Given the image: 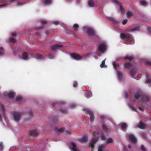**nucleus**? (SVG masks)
<instances>
[{
    "label": "nucleus",
    "mask_w": 151,
    "mask_h": 151,
    "mask_svg": "<svg viewBox=\"0 0 151 151\" xmlns=\"http://www.w3.org/2000/svg\"><path fill=\"white\" fill-rule=\"evenodd\" d=\"M120 37L122 39L125 40L126 44H132L134 43L132 36L129 33H121Z\"/></svg>",
    "instance_id": "nucleus-1"
},
{
    "label": "nucleus",
    "mask_w": 151,
    "mask_h": 151,
    "mask_svg": "<svg viewBox=\"0 0 151 151\" xmlns=\"http://www.w3.org/2000/svg\"><path fill=\"white\" fill-rule=\"evenodd\" d=\"M83 111H84L86 114L89 115L90 120L91 122H92L94 119L93 112L90 110L85 108H83Z\"/></svg>",
    "instance_id": "nucleus-2"
},
{
    "label": "nucleus",
    "mask_w": 151,
    "mask_h": 151,
    "mask_svg": "<svg viewBox=\"0 0 151 151\" xmlns=\"http://www.w3.org/2000/svg\"><path fill=\"white\" fill-rule=\"evenodd\" d=\"M95 133L96 132L93 133L94 137L91 139V142L89 145L90 147H91L93 148L94 147V144L96 143L98 140V138L95 137L96 135Z\"/></svg>",
    "instance_id": "nucleus-3"
},
{
    "label": "nucleus",
    "mask_w": 151,
    "mask_h": 151,
    "mask_svg": "<svg viewBox=\"0 0 151 151\" xmlns=\"http://www.w3.org/2000/svg\"><path fill=\"white\" fill-rule=\"evenodd\" d=\"M129 139L132 143L135 144L137 142V139L134 137V135L131 134H129L127 135Z\"/></svg>",
    "instance_id": "nucleus-4"
},
{
    "label": "nucleus",
    "mask_w": 151,
    "mask_h": 151,
    "mask_svg": "<svg viewBox=\"0 0 151 151\" xmlns=\"http://www.w3.org/2000/svg\"><path fill=\"white\" fill-rule=\"evenodd\" d=\"M12 114L14 120L17 122H19L21 117L20 114L19 112H14Z\"/></svg>",
    "instance_id": "nucleus-5"
},
{
    "label": "nucleus",
    "mask_w": 151,
    "mask_h": 151,
    "mask_svg": "<svg viewBox=\"0 0 151 151\" xmlns=\"http://www.w3.org/2000/svg\"><path fill=\"white\" fill-rule=\"evenodd\" d=\"M71 56L73 59L77 60H80L82 59V57L81 56L76 53H71Z\"/></svg>",
    "instance_id": "nucleus-6"
},
{
    "label": "nucleus",
    "mask_w": 151,
    "mask_h": 151,
    "mask_svg": "<svg viewBox=\"0 0 151 151\" xmlns=\"http://www.w3.org/2000/svg\"><path fill=\"white\" fill-rule=\"evenodd\" d=\"M99 50L101 52H104L106 50V46L104 44H101L99 46Z\"/></svg>",
    "instance_id": "nucleus-7"
},
{
    "label": "nucleus",
    "mask_w": 151,
    "mask_h": 151,
    "mask_svg": "<svg viewBox=\"0 0 151 151\" xmlns=\"http://www.w3.org/2000/svg\"><path fill=\"white\" fill-rule=\"evenodd\" d=\"M63 46L62 45H59L58 44H55L52 45L51 47V49L53 51H55L59 48H62Z\"/></svg>",
    "instance_id": "nucleus-8"
},
{
    "label": "nucleus",
    "mask_w": 151,
    "mask_h": 151,
    "mask_svg": "<svg viewBox=\"0 0 151 151\" xmlns=\"http://www.w3.org/2000/svg\"><path fill=\"white\" fill-rule=\"evenodd\" d=\"M87 32L89 36H93L95 35L94 30L91 28H88L87 29Z\"/></svg>",
    "instance_id": "nucleus-9"
},
{
    "label": "nucleus",
    "mask_w": 151,
    "mask_h": 151,
    "mask_svg": "<svg viewBox=\"0 0 151 151\" xmlns=\"http://www.w3.org/2000/svg\"><path fill=\"white\" fill-rule=\"evenodd\" d=\"M70 145L73 151H79L78 148L77 147L76 144L73 142H71Z\"/></svg>",
    "instance_id": "nucleus-10"
},
{
    "label": "nucleus",
    "mask_w": 151,
    "mask_h": 151,
    "mask_svg": "<svg viewBox=\"0 0 151 151\" xmlns=\"http://www.w3.org/2000/svg\"><path fill=\"white\" fill-rule=\"evenodd\" d=\"M113 1L117 5H118L120 7V9L122 13H123L124 10L122 6V4L119 3L117 0H113Z\"/></svg>",
    "instance_id": "nucleus-11"
},
{
    "label": "nucleus",
    "mask_w": 151,
    "mask_h": 151,
    "mask_svg": "<svg viewBox=\"0 0 151 151\" xmlns=\"http://www.w3.org/2000/svg\"><path fill=\"white\" fill-rule=\"evenodd\" d=\"M30 135L33 136H36L38 134V133L36 129H32L29 131Z\"/></svg>",
    "instance_id": "nucleus-12"
},
{
    "label": "nucleus",
    "mask_w": 151,
    "mask_h": 151,
    "mask_svg": "<svg viewBox=\"0 0 151 151\" xmlns=\"http://www.w3.org/2000/svg\"><path fill=\"white\" fill-rule=\"evenodd\" d=\"M141 100L143 102H147L149 101V98L145 96L142 95Z\"/></svg>",
    "instance_id": "nucleus-13"
},
{
    "label": "nucleus",
    "mask_w": 151,
    "mask_h": 151,
    "mask_svg": "<svg viewBox=\"0 0 151 151\" xmlns=\"http://www.w3.org/2000/svg\"><path fill=\"white\" fill-rule=\"evenodd\" d=\"M117 74L118 79L120 80H121L123 78V74L120 71H117Z\"/></svg>",
    "instance_id": "nucleus-14"
},
{
    "label": "nucleus",
    "mask_w": 151,
    "mask_h": 151,
    "mask_svg": "<svg viewBox=\"0 0 151 151\" xmlns=\"http://www.w3.org/2000/svg\"><path fill=\"white\" fill-rule=\"evenodd\" d=\"M140 29L139 27H137L134 28L128 29L127 30V31L129 32H132L135 31H138Z\"/></svg>",
    "instance_id": "nucleus-15"
},
{
    "label": "nucleus",
    "mask_w": 151,
    "mask_h": 151,
    "mask_svg": "<svg viewBox=\"0 0 151 151\" xmlns=\"http://www.w3.org/2000/svg\"><path fill=\"white\" fill-rule=\"evenodd\" d=\"M145 124L142 122V121H140L139 123V124L138 125V127L142 129L145 127Z\"/></svg>",
    "instance_id": "nucleus-16"
},
{
    "label": "nucleus",
    "mask_w": 151,
    "mask_h": 151,
    "mask_svg": "<svg viewBox=\"0 0 151 151\" xmlns=\"http://www.w3.org/2000/svg\"><path fill=\"white\" fill-rule=\"evenodd\" d=\"M132 66V64L129 62H127L124 64V68H129Z\"/></svg>",
    "instance_id": "nucleus-17"
},
{
    "label": "nucleus",
    "mask_w": 151,
    "mask_h": 151,
    "mask_svg": "<svg viewBox=\"0 0 151 151\" xmlns=\"http://www.w3.org/2000/svg\"><path fill=\"white\" fill-rule=\"evenodd\" d=\"M15 1V0H3V2L4 3H5L6 2H8L9 1ZM7 4H6V3H4L0 5V7H3L4 6H6V5Z\"/></svg>",
    "instance_id": "nucleus-18"
},
{
    "label": "nucleus",
    "mask_w": 151,
    "mask_h": 151,
    "mask_svg": "<svg viewBox=\"0 0 151 151\" xmlns=\"http://www.w3.org/2000/svg\"><path fill=\"white\" fill-rule=\"evenodd\" d=\"M124 59H128L129 60H132L133 59L134 57L132 56L127 55L124 58Z\"/></svg>",
    "instance_id": "nucleus-19"
},
{
    "label": "nucleus",
    "mask_w": 151,
    "mask_h": 151,
    "mask_svg": "<svg viewBox=\"0 0 151 151\" xmlns=\"http://www.w3.org/2000/svg\"><path fill=\"white\" fill-rule=\"evenodd\" d=\"M22 58L24 60H27L28 59V55L26 52H24L23 53Z\"/></svg>",
    "instance_id": "nucleus-20"
},
{
    "label": "nucleus",
    "mask_w": 151,
    "mask_h": 151,
    "mask_svg": "<svg viewBox=\"0 0 151 151\" xmlns=\"http://www.w3.org/2000/svg\"><path fill=\"white\" fill-rule=\"evenodd\" d=\"M106 145H102L99 148L98 151H103L104 149L106 147Z\"/></svg>",
    "instance_id": "nucleus-21"
},
{
    "label": "nucleus",
    "mask_w": 151,
    "mask_h": 151,
    "mask_svg": "<svg viewBox=\"0 0 151 151\" xmlns=\"http://www.w3.org/2000/svg\"><path fill=\"white\" fill-rule=\"evenodd\" d=\"M35 57L36 59H42L43 58V57L42 55L39 54H36Z\"/></svg>",
    "instance_id": "nucleus-22"
},
{
    "label": "nucleus",
    "mask_w": 151,
    "mask_h": 151,
    "mask_svg": "<svg viewBox=\"0 0 151 151\" xmlns=\"http://www.w3.org/2000/svg\"><path fill=\"white\" fill-rule=\"evenodd\" d=\"M89 6L91 7H93L94 6V2L93 0H90L88 1Z\"/></svg>",
    "instance_id": "nucleus-23"
},
{
    "label": "nucleus",
    "mask_w": 151,
    "mask_h": 151,
    "mask_svg": "<svg viewBox=\"0 0 151 151\" xmlns=\"http://www.w3.org/2000/svg\"><path fill=\"white\" fill-rule=\"evenodd\" d=\"M127 127V125L125 123H122L121 124V127L123 129H125Z\"/></svg>",
    "instance_id": "nucleus-24"
},
{
    "label": "nucleus",
    "mask_w": 151,
    "mask_h": 151,
    "mask_svg": "<svg viewBox=\"0 0 151 151\" xmlns=\"http://www.w3.org/2000/svg\"><path fill=\"white\" fill-rule=\"evenodd\" d=\"M142 95H140L138 93H136L135 94L134 97L135 99H141Z\"/></svg>",
    "instance_id": "nucleus-25"
},
{
    "label": "nucleus",
    "mask_w": 151,
    "mask_h": 151,
    "mask_svg": "<svg viewBox=\"0 0 151 151\" xmlns=\"http://www.w3.org/2000/svg\"><path fill=\"white\" fill-rule=\"evenodd\" d=\"M79 140L80 141L86 142L88 141V139L86 137H84L81 138L79 139Z\"/></svg>",
    "instance_id": "nucleus-26"
},
{
    "label": "nucleus",
    "mask_w": 151,
    "mask_h": 151,
    "mask_svg": "<svg viewBox=\"0 0 151 151\" xmlns=\"http://www.w3.org/2000/svg\"><path fill=\"white\" fill-rule=\"evenodd\" d=\"M55 130L59 132H62L65 130V128H61L60 129H58L57 128H55Z\"/></svg>",
    "instance_id": "nucleus-27"
},
{
    "label": "nucleus",
    "mask_w": 151,
    "mask_h": 151,
    "mask_svg": "<svg viewBox=\"0 0 151 151\" xmlns=\"http://www.w3.org/2000/svg\"><path fill=\"white\" fill-rule=\"evenodd\" d=\"M113 64L115 69L116 70L117 67L119 66V64H116L115 62H114L113 63Z\"/></svg>",
    "instance_id": "nucleus-28"
},
{
    "label": "nucleus",
    "mask_w": 151,
    "mask_h": 151,
    "mask_svg": "<svg viewBox=\"0 0 151 151\" xmlns=\"http://www.w3.org/2000/svg\"><path fill=\"white\" fill-rule=\"evenodd\" d=\"M8 96L10 98H13L14 97V93L12 92H9L8 93Z\"/></svg>",
    "instance_id": "nucleus-29"
},
{
    "label": "nucleus",
    "mask_w": 151,
    "mask_h": 151,
    "mask_svg": "<svg viewBox=\"0 0 151 151\" xmlns=\"http://www.w3.org/2000/svg\"><path fill=\"white\" fill-rule=\"evenodd\" d=\"M120 151H128L127 147L124 146H123L122 148L120 150Z\"/></svg>",
    "instance_id": "nucleus-30"
},
{
    "label": "nucleus",
    "mask_w": 151,
    "mask_h": 151,
    "mask_svg": "<svg viewBox=\"0 0 151 151\" xmlns=\"http://www.w3.org/2000/svg\"><path fill=\"white\" fill-rule=\"evenodd\" d=\"M113 142V140L111 138H109L108 139L107 141V142L106 143V145H107V144L110 143H112Z\"/></svg>",
    "instance_id": "nucleus-31"
},
{
    "label": "nucleus",
    "mask_w": 151,
    "mask_h": 151,
    "mask_svg": "<svg viewBox=\"0 0 151 151\" xmlns=\"http://www.w3.org/2000/svg\"><path fill=\"white\" fill-rule=\"evenodd\" d=\"M44 3L45 4H49L51 3V0H43Z\"/></svg>",
    "instance_id": "nucleus-32"
},
{
    "label": "nucleus",
    "mask_w": 151,
    "mask_h": 151,
    "mask_svg": "<svg viewBox=\"0 0 151 151\" xmlns=\"http://www.w3.org/2000/svg\"><path fill=\"white\" fill-rule=\"evenodd\" d=\"M0 105H1V108L2 110L3 111V114L4 116V112H5V108L4 107V106L2 104H1Z\"/></svg>",
    "instance_id": "nucleus-33"
},
{
    "label": "nucleus",
    "mask_w": 151,
    "mask_h": 151,
    "mask_svg": "<svg viewBox=\"0 0 151 151\" xmlns=\"http://www.w3.org/2000/svg\"><path fill=\"white\" fill-rule=\"evenodd\" d=\"M73 27L74 29L75 30H76V29L78 28L79 25L77 24H75L73 25Z\"/></svg>",
    "instance_id": "nucleus-34"
},
{
    "label": "nucleus",
    "mask_w": 151,
    "mask_h": 151,
    "mask_svg": "<svg viewBox=\"0 0 151 151\" xmlns=\"http://www.w3.org/2000/svg\"><path fill=\"white\" fill-rule=\"evenodd\" d=\"M105 60H104L101 63L100 65V67L101 68H104L105 66Z\"/></svg>",
    "instance_id": "nucleus-35"
},
{
    "label": "nucleus",
    "mask_w": 151,
    "mask_h": 151,
    "mask_svg": "<svg viewBox=\"0 0 151 151\" xmlns=\"http://www.w3.org/2000/svg\"><path fill=\"white\" fill-rule=\"evenodd\" d=\"M136 73V71L134 69H132L130 72V73L132 76H133Z\"/></svg>",
    "instance_id": "nucleus-36"
},
{
    "label": "nucleus",
    "mask_w": 151,
    "mask_h": 151,
    "mask_svg": "<svg viewBox=\"0 0 151 151\" xmlns=\"http://www.w3.org/2000/svg\"><path fill=\"white\" fill-rule=\"evenodd\" d=\"M103 130L105 131H108V129L107 127L104 124H103L102 126Z\"/></svg>",
    "instance_id": "nucleus-37"
},
{
    "label": "nucleus",
    "mask_w": 151,
    "mask_h": 151,
    "mask_svg": "<svg viewBox=\"0 0 151 151\" xmlns=\"http://www.w3.org/2000/svg\"><path fill=\"white\" fill-rule=\"evenodd\" d=\"M140 2L141 3V4L142 5H145L147 4V3L145 0H141L140 1Z\"/></svg>",
    "instance_id": "nucleus-38"
},
{
    "label": "nucleus",
    "mask_w": 151,
    "mask_h": 151,
    "mask_svg": "<svg viewBox=\"0 0 151 151\" xmlns=\"http://www.w3.org/2000/svg\"><path fill=\"white\" fill-rule=\"evenodd\" d=\"M40 22L42 25H44L47 23V21L45 20H41Z\"/></svg>",
    "instance_id": "nucleus-39"
},
{
    "label": "nucleus",
    "mask_w": 151,
    "mask_h": 151,
    "mask_svg": "<svg viewBox=\"0 0 151 151\" xmlns=\"http://www.w3.org/2000/svg\"><path fill=\"white\" fill-rule=\"evenodd\" d=\"M127 16L128 17H131V16H133L132 13V12H129V11L128 12H127Z\"/></svg>",
    "instance_id": "nucleus-40"
},
{
    "label": "nucleus",
    "mask_w": 151,
    "mask_h": 151,
    "mask_svg": "<svg viewBox=\"0 0 151 151\" xmlns=\"http://www.w3.org/2000/svg\"><path fill=\"white\" fill-rule=\"evenodd\" d=\"M53 122L55 123H57L58 121V118L57 117H55L52 120Z\"/></svg>",
    "instance_id": "nucleus-41"
},
{
    "label": "nucleus",
    "mask_w": 151,
    "mask_h": 151,
    "mask_svg": "<svg viewBox=\"0 0 151 151\" xmlns=\"http://www.w3.org/2000/svg\"><path fill=\"white\" fill-rule=\"evenodd\" d=\"M60 111L63 114H65L67 112V111L65 109H61Z\"/></svg>",
    "instance_id": "nucleus-42"
},
{
    "label": "nucleus",
    "mask_w": 151,
    "mask_h": 151,
    "mask_svg": "<svg viewBox=\"0 0 151 151\" xmlns=\"http://www.w3.org/2000/svg\"><path fill=\"white\" fill-rule=\"evenodd\" d=\"M22 100V98L21 97L18 96L16 98V100L17 101H21Z\"/></svg>",
    "instance_id": "nucleus-43"
},
{
    "label": "nucleus",
    "mask_w": 151,
    "mask_h": 151,
    "mask_svg": "<svg viewBox=\"0 0 151 151\" xmlns=\"http://www.w3.org/2000/svg\"><path fill=\"white\" fill-rule=\"evenodd\" d=\"M4 145L2 142H0V150H2L3 149Z\"/></svg>",
    "instance_id": "nucleus-44"
},
{
    "label": "nucleus",
    "mask_w": 151,
    "mask_h": 151,
    "mask_svg": "<svg viewBox=\"0 0 151 151\" xmlns=\"http://www.w3.org/2000/svg\"><path fill=\"white\" fill-rule=\"evenodd\" d=\"M9 40L11 42L13 43H14L16 42L15 39L13 37L10 38L9 39Z\"/></svg>",
    "instance_id": "nucleus-45"
},
{
    "label": "nucleus",
    "mask_w": 151,
    "mask_h": 151,
    "mask_svg": "<svg viewBox=\"0 0 151 151\" xmlns=\"http://www.w3.org/2000/svg\"><path fill=\"white\" fill-rule=\"evenodd\" d=\"M78 86V83L76 81H75L73 83V86L74 87H77Z\"/></svg>",
    "instance_id": "nucleus-46"
},
{
    "label": "nucleus",
    "mask_w": 151,
    "mask_h": 151,
    "mask_svg": "<svg viewBox=\"0 0 151 151\" xmlns=\"http://www.w3.org/2000/svg\"><path fill=\"white\" fill-rule=\"evenodd\" d=\"M146 82L147 83H148L151 84V79L149 78L147 79L146 80Z\"/></svg>",
    "instance_id": "nucleus-47"
},
{
    "label": "nucleus",
    "mask_w": 151,
    "mask_h": 151,
    "mask_svg": "<svg viewBox=\"0 0 151 151\" xmlns=\"http://www.w3.org/2000/svg\"><path fill=\"white\" fill-rule=\"evenodd\" d=\"M141 135L142 138H143L144 139H145L146 138V134L145 133H142L141 134Z\"/></svg>",
    "instance_id": "nucleus-48"
},
{
    "label": "nucleus",
    "mask_w": 151,
    "mask_h": 151,
    "mask_svg": "<svg viewBox=\"0 0 151 151\" xmlns=\"http://www.w3.org/2000/svg\"><path fill=\"white\" fill-rule=\"evenodd\" d=\"M127 19H126L124 20L122 22V24H125L127 23Z\"/></svg>",
    "instance_id": "nucleus-49"
},
{
    "label": "nucleus",
    "mask_w": 151,
    "mask_h": 151,
    "mask_svg": "<svg viewBox=\"0 0 151 151\" xmlns=\"http://www.w3.org/2000/svg\"><path fill=\"white\" fill-rule=\"evenodd\" d=\"M145 64L147 65H151V62L149 61H147L145 62Z\"/></svg>",
    "instance_id": "nucleus-50"
},
{
    "label": "nucleus",
    "mask_w": 151,
    "mask_h": 151,
    "mask_svg": "<svg viewBox=\"0 0 151 151\" xmlns=\"http://www.w3.org/2000/svg\"><path fill=\"white\" fill-rule=\"evenodd\" d=\"M141 150H143V151H145V147H144V145H141Z\"/></svg>",
    "instance_id": "nucleus-51"
},
{
    "label": "nucleus",
    "mask_w": 151,
    "mask_h": 151,
    "mask_svg": "<svg viewBox=\"0 0 151 151\" xmlns=\"http://www.w3.org/2000/svg\"><path fill=\"white\" fill-rule=\"evenodd\" d=\"M101 138L102 140H104L106 139V137L104 135H102L101 136Z\"/></svg>",
    "instance_id": "nucleus-52"
},
{
    "label": "nucleus",
    "mask_w": 151,
    "mask_h": 151,
    "mask_svg": "<svg viewBox=\"0 0 151 151\" xmlns=\"http://www.w3.org/2000/svg\"><path fill=\"white\" fill-rule=\"evenodd\" d=\"M29 114L30 116H32L33 114V113L31 111H30L29 113Z\"/></svg>",
    "instance_id": "nucleus-53"
},
{
    "label": "nucleus",
    "mask_w": 151,
    "mask_h": 151,
    "mask_svg": "<svg viewBox=\"0 0 151 151\" xmlns=\"http://www.w3.org/2000/svg\"><path fill=\"white\" fill-rule=\"evenodd\" d=\"M53 24L55 25H57L59 24V23L58 21H55L53 22Z\"/></svg>",
    "instance_id": "nucleus-54"
},
{
    "label": "nucleus",
    "mask_w": 151,
    "mask_h": 151,
    "mask_svg": "<svg viewBox=\"0 0 151 151\" xmlns=\"http://www.w3.org/2000/svg\"><path fill=\"white\" fill-rule=\"evenodd\" d=\"M76 106V105L74 104H72L70 105V106L71 107H74Z\"/></svg>",
    "instance_id": "nucleus-55"
},
{
    "label": "nucleus",
    "mask_w": 151,
    "mask_h": 151,
    "mask_svg": "<svg viewBox=\"0 0 151 151\" xmlns=\"http://www.w3.org/2000/svg\"><path fill=\"white\" fill-rule=\"evenodd\" d=\"M45 33L46 35H47L49 33V30H46L45 32Z\"/></svg>",
    "instance_id": "nucleus-56"
},
{
    "label": "nucleus",
    "mask_w": 151,
    "mask_h": 151,
    "mask_svg": "<svg viewBox=\"0 0 151 151\" xmlns=\"http://www.w3.org/2000/svg\"><path fill=\"white\" fill-rule=\"evenodd\" d=\"M101 118L103 120H104L105 118V117L104 116H101Z\"/></svg>",
    "instance_id": "nucleus-57"
},
{
    "label": "nucleus",
    "mask_w": 151,
    "mask_h": 151,
    "mask_svg": "<svg viewBox=\"0 0 151 151\" xmlns=\"http://www.w3.org/2000/svg\"><path fill=\"white\" fill-rule=\"evenodd\" d=\"M60 103L61 104H66V102L64 101H61Z\"/></svg>",
    "instance_id": "nucleus-58"
},
{
    "label": "nucleus",
    "mask_w": 151,
    "mask_h": 151,
    "mask_svg": "<svg viewBox=\"0 0 151 151\" xmlns=\"http://www.w3.org/2000/svg\"><path fill=\"white\" fill-rule=\"evenodd\" d=\"M148 30L151 33V27H148Z\"/></svg>",
    "instance_id": "nucleus-59"
},
{
    "label": "nucleus",
    "mask_w": 151,
    "mask_h": 151,
    "mask_svg": "<svg viewBox=\"0 0 151 151\" xmlns=\"http://www.w3.org/2000/svg\"><path fill=\"white\" fill-rule=\"evenodd\" d=\"M66 132V133L68 134H71L70 132L69 131H67Z\"/></svg>",
    "instance_id": "nucleus-60"
},
{
    "label": "nucleus",
    "mask_w": 151,
    "mask_h": 151,
    "mask_svg": "<svg viewBox=\"0 0 151 151\" xmlns=\"http://www.w3.org/2000/svg\"><path fill=\"white\" fill-rule=\"evenodd\" d=\"M139 109L141 111H144V109H142V108H141V107H139Z\"/></svg>",
    "instance_id": "nucleus-61"
},
{
    "label": "nucleus",
    "mask_w": 151,
    "mask_h": 151,
    "mask_svg": "<svg viewBox=\"0 0 151 151\" xmlns=\"http://www.w3.org/2000/svg\"><path fill=\"white\" fill-rule=\"evenodd\" d=\"M12 35L13 36H14L16 35V34L15 33H12Z\"/></svg>",
    "instance_id": "nucleus-62"
},
{
    "label": "nucleus",
    "mask_w": 151,
    "mask_h": 151,
    "mask_svg": "<svg viewBox=\"0 0 151 151\" xmlns=\"http://www.w3.org/2000/svg\"><path fill=\"white\" fill-rule=\"evenodd\" d=\"M2 120V117L1 115V114H0V121H1Z\"/></svg>",
    "instance_id": "nucleus-63"
},
{
    "label": "nucleus",
    "mask_w": 151,
    "mask_h": 151,
    "mask_svg": "<svg viewBox=\"0 0 151 151\" xmlns=\"http://www.w3.org/2000/svg\"><path fill=\"white\" fill-rule=\"evenodd\" d=\"M4 53V52L3 51H0V55H2Z\"/></svg>",
    "instance_id": "nucleus-64"
}]
</instances>
